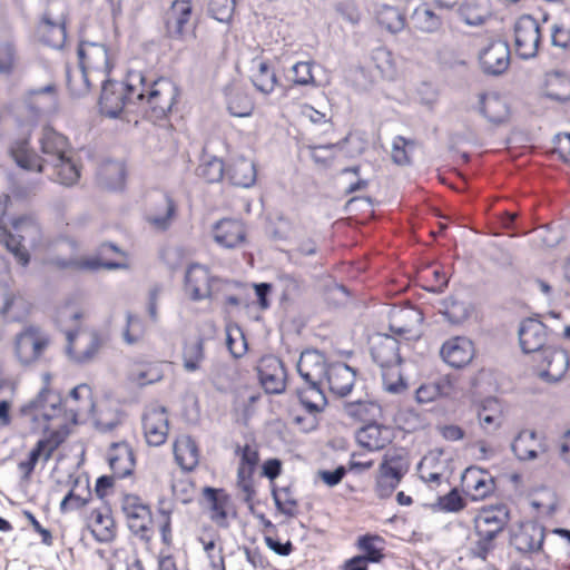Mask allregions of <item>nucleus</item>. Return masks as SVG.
<instances>
[{"label":"nucleus","mask_w":570,"mask_h":570,"mask_svg":"<svg viewBox=\"0 0 570 570\" xmlns=\"http://www.w3.org/2000/svg\"><path fill=\"white\" fill-rule=\"evenodd\" d=\"M296 370L304 381V385L296 389L299 403L309 414L321 413L327 405V399L322 389V383L330 371L325 354L315 348L304 350Z\"/></svg>","instance_id":"nucleus-1"},{"label":"nucleus","mask_w":570,"mask_h":570,"mask_svg":"<svg viewBox=\"0 0 570 570\" xmlns=\"http://www.w3.org/2000/svg\"><path fill=\"white\" fill-rule=\"evenodd\" d=\"M9 203V195L0 196V242L17 262L26 267L30 262L28 247H35L40 242V225L33 215L26 214L10 218L8 222L10 228H8L4 215Z\"/></svg>","instance_id":"nucleus-2"},{"label":"nucleus","mask_w":570,"mask_h":570,"mask_svg":"<svg viewBox=\"0 0 570 570\" xmlns=\"http://www.w3.org/2000/svg\"><path fill=\"white\" fill-rule=\"evenodd\" d=\"M42 157L29 146L27 138L16 140L10 147V155L17 166L28 171L42 173L53 161L68 155L69 142L66 136L47 126L39 138Z\"/></svg>","instance_id":"nucleus-3"},{"label":"nucleus","mask_w":570,"mask_h":570,"mask_svg":"<svg viewBox=\"0 0 570 570\" xmlns=\"http://www.w3.org/2000/svg\"><path fill=\"white\" fill-rule=\"evenodd\" d=\"M102 83L99 99L100 112L117 118L129 104L141 101L145 97V76L140 71H130L126 82L100 79Z\"/></svg>","instance_id":"nucleus-4"},{"label":"nucleus","mask_w":570,"mask_h":570,"mask_svg":"<svg viewBox=\"0 0 570 570\" xmlns=\"http://www.w3.org/2000/svg\"><path fill=\"white\" fill-rule=\"evenodd\" d=\"M509 522V512L505 509H489L480 513L474 520V532L478 540L474 542L472 556L487 560L489 553L495 548V539L505 529Z\"/></svg>","instance_id":"nucleus-5"},{"label":"nucleus","mask_w":570,"mask_h":570,"mask_svg":"<svg viewBox=\"0 0 570 570\" xmlns=\"http://www.w3.org/2000/svg\"><path fill=\"white\" fill-rule=\"evenodd\" d=\"M179 94V87L169 78L159 77L149 85L145 78V97L140 102H146L150 117L164 119L171 111Z\"/></svg>","instance_id":"nucleus-6"},{"label":"nucleus","mask_w":570,"mask_h":570,"mask_svg":"<svg viewBox=\"0 0 570 570\" xmlns=\"http://www.w3.org/2000/svg\"><path fill=\"white\" fill-rule=\"evenodd\" d=\"M196 24L193 0H173L165 13L166 37L185 41L189 36H195Z\"/></svg>","instance_id":"nucleus-7"},{"label":"nucleus","mask_w":570,"mask_h":570,"mask_svg":"<svg viewBox=\"0 0 570 570\" xmlns=\"http://www.w3.org/2000/svg\"><path fill=\"white\" fill-rule=\"evenodd\" d=\"M58 106L56 87L49 83L28 92L19 114L20 127H33L38 119L46 114L56 111Z\"/></svg>","instance_id":"nucleus-8"},{"label":"nucleus","mask_w":570,"mask_h":570,"mask_svg":"<svg viewBox=\"0 0 570 570\" xmlns=\"http://www.w3.org/2000/svg\"><path fill=\"white\" fill-rule=\"evenodd\" d=\"M540 26L531 16L520 17L514 24V46L517 55L524 60L537 56L540 43Z\"/></svg>","instance_id":"nucleus-9"},{"label":"nucleus","mask_w":570,"mask_h":570,"mask_svg":"<svg viewBox=\"0 0 570 570\" xmlns=\"http://www.w3.org/2000/svg\"><path fill=\"white\" fill-rule=\"evenodd\" d=\"M121 510L126 515L129 530L145 539L153 521L149 505L138 495L126 494L121 501Z\"/></svg>","instance_id":"nucleus-10"},{"label":"nucleus","mask_w":570,"mask_h":570,"mask_svg":"<svg viewBox=\"0 0 570 570\" xmlns=\"http://www.w3.org/2000/svg\"><path fill=\"white\" fill-rule=\"evenodd\" d=\"M48 344L49 338L41 335L38 327L29 326L16 337V355L21 364L29 365L41 356Z\"/></svg>","instance_id":"nucleus-11"},{"label":"nucleus","mask_w":570,"mask_h":570,"mask_svg":"<svg viewBox=\"0 0 570 570\" xmlns=\"http://www.w3.org/2000/svg\"><path fill=\"white\" fill-rule=\"evenodd\" d=\"M80 66L107 79L112 66L107 46L100 42L81 41L77 49Z\"/></svg>","instance_id":"nucleus-12"},{"label":"nucleus","mask_w":570,"mask_h":570,"mask_svg":"<svg viewBox=\"0 0 570 570\" xmlns=\"http://www.w3.org/2000/svg\"><path fill=\"white\" fill-rule=\"evenodd\" d=\"M286 367L276 356L263 357L258 367L259 382L268 394H281L286 387Z\"/></svg>","instance_id":"nucleus-13"},{"label":"nucleus","mask_w":570,"mask_h":570,"mask_svg":"<svg viewBox=\"0 0 570 570\" xmlns=\"http://www.w3.org/2000/svg\"><path fill=\"white\" fill-rule=\"evenodd\" d=\"M443 361L453 368H462L474 357V344L465 336H455L445 341L440 350Z\"/></svg>","instance_id":"nucleus-14"},{"label":"nucleus","mask_w":570,"mask_h":570,"mask_svg":"<svg viewBox=\"0 0 570 570\" xmlns=\"http://www.w3.org/2000/svg\"><path fill=\"white\" fill-rule=\"evenodd\" d=\"M371 356L383 370L399 366L402 362L399 340L389 334L377 335L371 346Z\"/></svg>","instance_id":"nucleus-15"},{"label":"nucleus","mask_w":570,"mask_h":570,"mask_svg":"<svg viewBox=\"0 0 570 570\" xmlns=\"http://www.w3.org/2000/svg\"><path fill=\"white\" fill-rule=\"evenodd\" d=\"M61 397L47 387L41 389L38 395L23 404L20 409L22 415L32 416V420L38 419L35 412H40L45 421H50L60 412Z\"/></svg>","instance_id":"nucleus-16"},{"label":"nucleus","mask_w":570,"mask_h":570,"mask_svg":"<svg viewBox=\"0 0 570 570\" xmlns=\"http://www.w3.org/2000/svg\"><path fill=\"white\" fill-rule=\"evenodd\" d=\"M520 346L525 354L535 352L544 353L547 343V327L538 320L527 318L519 328Z\"/></svg>","instance_id":"nucleus-17"},{"label":"nucleus","mask_w":570,"mask_h":570,"mask_svg":"<svg viewBox=\"0 0 570 570\" xmlns=\"http://www.w3.org/2000/svg\"><path fill=\"white\" fill-rule=\"evenodd\" d=\"M482 71L487 75L499 76L510 63V49L507 42L495 41L483 49L479 56Z\"/></svg>","instance_id":"nucleus-18"},{"label":"nucleus","mask_w":570,"mask_h":570,"mask_svg":"<svg viewBox=\"0 0 570 570\" xmlns=\"http://www.w3.org/2000/svg\"><path fill=\"white\" fill-rule=\"evenodd\" d=\"M142 430L149 445L159 446L168 435V419L165 407H154L142 415Z\"/></svg>","instance_id":"nucleus-19"},{"label":"nucleus","mask_w":570,"mask_h":570,"mask_svg":"<svg viewBox=\"0 0 570 570\" xmlns=\"http://www.w3.org/2000/svg\"><path fill=\"white\" fill-rule=\"evenodd\" d=\"M185 289L193 301H202L210 296V273L200 264H190L185 273Z\"/></svg>","instance_id":"nucleus-20"},{"label":"nucleus","mask_w":570,"mask_h":570,"mask_svg":"<svg viewBox=\"0 0 570 570\" xmlns=\"http://www.w3.org/2000/svg\"><path fill=\"white\" fill-rule=\"evenodd\" d=\"M355 439L360 446L374 452L384 449L392 442V433L390 428L375 421L360 428L355 433Z\"/></svg>","instance_id":"nucleus-21"},{"label":"nucleus","mask_w":570,"mask_h":570,"mask_svg":"<svg viewBox=\"0 0 570 570\" xmlns=\"http://www.w3.org/2000/svg\"><path fill=\"white\" fill-rule=\"evenodd\" d=\"M356 371L345 363L330 364V371L325 376L330 391L344 397L352 392L355 384Z\"/></svg>","instance_id":"nucleus-22"},{"label":"nucleus","mask_w":570,"mask_h":570,"mask_svg":"<svg viewBox=\"0 0 570 570\" xmlns=\"http://www.w3.org/2000/svg\"><path fill=\"white\" fill-rule=\"evenodd\" d=\"M215 242L225 248H234L245 242L246 232L238 219L223 218L214 225Z\"/></svg>","instance_id":"nucleus-23"},{"label":"nucleus","mask_w":570,"mask_h":570,"mask_svg":"<svg viewBox=\"0 0 570 570\" xmlns=\"http://www.w3.org/2000/svg\"><path fill=\"white\" fill-rule=\"evenodd\" d=\"M100 186L109 190H120L125 186L126 167L118 160L107 159L102 161L97 171Z\"/></svg>","instance_id":"nucleus-24"},{"label":"nucleus","mask_w":570,"mask_h":570,"mask_svg":"<svg viewBox=\"0 0 570 570\" xmlns=\"http://www.w3.org/2000/svg\"><path fill=\"white\" fill-rule=\"evenodd\" d=\"M547 362V368L540 376L548 382H558L567 373L569 367V355L564 350L548 347L542 354Z\"/></svg>","instance_id":"nucleus-25"},{"label":"nucleus","mask_w":570,"mask_h":570,"mask_svg":"<svg viewBox=\"0 0 570 570\" xmlns=\"http://www.w3.org/2000/svg\"><path fill=\"white\" fill-rule=\"evenodd\" d=\"M476 109L492 124H501L509 116V107L498 94H480Z\"/></svg>","instance_id":"nucleus-26"},{"label":"nucleus","mask_w":570,"mask_h":570,"mask_svg":"<svg viewBox=\"0 0 570 570\" xmlns=\"http://www.w3.org/2000/svg\"><path fill=\"white\" fill-rule=\"evenodd\" d=\"M203 495L210 509V519L219 527H227V505L229 502V495L224 489L212 487H205Z\"/></svg>","instance_id":"nucleus-27"},{"label":"nucleus","mask_w":570,"mask_h":570,"mask_svg":"<svg viewBox=\"0 0 570 570\" xmlns=\"http://www.w3.org/2000/svg\"><path fill=\"white\" fill-rule=\"evenodd\" d=\"M414 27L423 33H436L442 29L443 19L428 2H422L412 12Z\"/></svg>","instance_id":"nucleus-28"},{"label":"nucleus","mask_w":570,"mask_h":570,"mask_svg":"<svg viewBox=\"0 0 570 570\" xmlns=\"http://www.w3.org/2000/svg\"><path fill=\"white\" fill-rule=\"evenodd\" d=\"M174 454L179 466L185 471H193L199 462L197 442L189 435L183 436L174 445Z\"/></svg>","instance_id":"nucleus-29"},{"label":"nucleus","mask_w":570,"mask_h":570,"mask_svg":"<svg viewBox=\"0 0 570 570\" xmlns=\"http://www.w3.org/2000/svg\"><path fill=\"white\" fill-rule=\"evenodd\" d=\"M79 330H68L66 331L67 346L66 353L68 356L78 364H83L94 358V356L98 353L101 346V338L97 332H92L90 335V342L81 353H76L73 350V343L76 337L78 336Z\"/></svg>","instance_id":"nucleus-30"},{"label":"nucleus","mask_w":570,"mask_h":570,"mask_svg":"<svg viewBox=\"0 0 570 570\" xmlns=\"http://www.w3.org/2000/svg\"><path fill=\"white\" fill-rule=\"evenodd\" d=\"M226 173L230 184L244 188L252 187L257 177L254 163L244 157L236 159Z\"/></svg>","instance_id":"nucleus-31"},{"label":"nucleus","mask_w":570,"mask_h":570,"mask_svg":"<svg viewBox=\"0 0 570 570\" xmlns=\"http://www.w3.org/2000/svg\"><path fill=\"white\" fill-rule=\"evenodd\" d=\"M356 547L363 552L361 557L366 563H379L384 558L385 540L379 534L366 533L360 535Z\"/></svg>","instance_id":"nucleus-32"},{"label":"nucleus","mask_w":570,"mask_h":570,"mask_svg":"<svg viewBox=\"0 0 570 570\" xmlns=\"http://www.w3.org/2000/svg\"><path fill=\"white\" fill-rule=\"evenodd\" d=\"M544 529L537 524L524 527L514 538L515 548L523 553L538 552L542 549Z\"/></svg>","instance_id":"nucleus-33"},{"label":"nucleus","mask_w":570,"mask_h":570,"mask_svg":"<svg viewBox=\"0 0 570 570\" xmlns=\"http://www.w3.org/2000/svg\"><path fill=\"white\" fill-rule=\"evenodd\" d=\"M377 23L390 33H399L406 26L405 14L396 7L380 4L375 11Z\"/></svg>","instance_id":"nucleus-34"},{"label":"nucleus","mask_w":570,"mask_h":570,"mask_svg":"<svg viewBox=\"0 0 570 570\" xmlns=\"http://www.w3.org/2000/svg\"><path fill=\"white\" fill-rule=\"evenodd\" d=\"M407 471L409 461L402 449L393 452L389 451L384 454L380 464V472L382 474L390 476L391 479H395L396 482H401Z\"/></svg>","instance_id":"nucleus-35"},{"label":"nucleus","mask_w":570,"mask_h":570,"mask_svg":"<svg viewBox=\"0 0 570 570\" xmlns=\"http://www.w3.org/2000/svg\"><path fill=\"white\" fill-rule=\"evenodd\" d=\"M345 414L356 421L366 423L375 422L382 415L380 404L373 401H355L344 404Z\"/></svg>","instance_id":"nucleus-36"},{"label":"nucleus","mask_w":570,"mask_h":570,"mask_svg":"<svg viewBox=\"0 0 570 570\" xmlns=\"http://www.w3.org/2000/svg\"><path fill=\"white\" fill-rule=\"evenodd\" d=\"M253 65L256 67V70L250 77L254 87L259 92L269 95L273 92L277 83V77L274 69L263 59H254Z\"/></svg>","instance_id":"nucleus-37"},{"label":"nucleus","mask_w":570,"mask_h":570,"mask_svg":"<svg viewBox=\"0 0 570 570\" xmlns=\"http://www.w3.org/2000/svg\"><path fill=\"white\" fill-rule=\"evenodd\" d=\"M118 449L117 455L109 456V466L114 476L124 479L130 475L135 468V458L131 448L127 444H114Z\"/></svg>","instance_id":"nucleus-38"},{"label":"nucleus","mask_w":570,"mask_h":570,"mask_svg":"<svg viewBox=\"0 0 570 570\" xmlns=\"http://www.w3.org/2000/svg\"><path fill=\"white\" fill-rule=\"evenodd\" d=\"M546 96L552 100L564 102L570 99V78L560 71H550L546 75Z\"/></svg>","instance_id":"nucleus-39"},{"label":"nucleus","mask_w":570,"mask_h":570,"mask_svg":"<svg viewBox=\"0 0 570 570\" xmlns=\"http://www.w3.org/2000/svg\"><path fill=\"white\" fill-rule=\"evenodd\" d=\"M49 167L52 168V179L65 186L75 185L80 178V170L77 164L68 155L62 159L53 161Z\"/></svg>","instance_id":"nucleus-40"},{"label":"nucleus","mask_w":570,"mask_h":570,"mask_svg":"<svg viewBox=\"0 0 570 570\" xmlns=\"http://www.w3.org/2000/svg\"><path fill=\"white\" fill-rule=\"evenodd\" d=\"M196 175L208 184L219 183L225 175L224 161L216 156L204 154L196 168Z\"/></svg>","instance_id":"nucleus-41"},{"label":"nucleus","mask_w":570,"mask_h":570,"mask_svg":"<svg viewBox=\"0 0 570 570\" xmlns=\"http://www.w3.org/2000/svg\"><path fill=\"white\" fill-rule=\"evenodd\" d=\"M90 73L91 71L80 63L75 69L66 67L67 87L72 97H82L89 92Z\"/></svg>","instance_id":"nucleus-42"},{"label":"nucleus","mask_w":570,"mask_h":570,"mask_svg":"<svg viewBox=\"0 0 570 570\" xmlns=\"http://www.w3.org/2000/svg\"><path fill=\"white\" fill-rule=\"evenodd\" d=\"M204 338L198 337L194 342H186L183 347V366L188 373L200 370L205 360Z\"/></svg>","instance_id":"nucleus-43"},{"label":"nucleus","mask_w":570,"mask_h":570,"mask_svg":"<svg viewBox=\"0 0 570 570\" xmlns=\"http://www.w3.org/2000/svg\"><path fill=\"white\" fill-rule=\"evenodd\" d=\"M462 481L466 489L472 491L470 495L473 501L482 500L493 491V482L480 476L472 469H466Z\"/></svg>","instance_id":"nucleus-44"},{"label":"nucleus","mask_w":570,"mask_h":570,"mask_svg":"<svg viewBox=\"0 0 570 570\" xmlns=\"http://www.w3.org/2000/svg\"><path fill=\"white\" fill-rule=\"evenodd\" d=\"M91 518L94 520L95 529H92V534L99 542H109L116 535L115 530V521L110 515L109 511L106 513L100 510H95L91 513Z\"/></svg>","instance_id":"nucleus-45"},{"label":"nucleus","mask_w":570,"mask_h":570,"mask_svg":"<svg viewBox=\"0 0 570 570\" xmlns=\"http://www.w3.org/2000/svg\"><path fill=\"white\" fill-rule=\"evenodd\" d=\"M534 441L535 432L522 431L511 443V450L520 461L533 460L538 456V453L533 448Z\"/></svg>","instance_id":"nucleus-46"},{"label":"nucleus","mask_w":570,"mask_h":570,"mask_svg":"<svg viewBox=\"0 0 570 570\" xmlns=\"http://www.w3.org/2000/svg\"><path fill=\"white\" fill-rule=\"evenodd\" d=\"M442 314L453 325L463 323L470 315L469 304L459 301L454 296L444 298L442 301Z\"/></svg>","instance_id":"nucleus-47"},{"label":"nucleus","mask_w":570,"mask_h":570,"mask_svg":"<svg viewBox=\"0 0 570 570\" xmlns=\"http://www.w3.org/2000/svg\"><path fill=\"white\" fill-rule=\"evenodd\" d=\"M272 498L274 500L276 509L288 518L296 515L297 500L293 497V493L288 487L272 489Z\"/></svg>","instance_id":"nucleus-48"},{"label":"nucleus","mask_w":570,"mask_h":570,"mask_svg":"<svg viewBox=\"0 0 570 570\" xmlns=\"http://www.w3.org/2000/svg\"><path fill=\"white\" fill-rule=\"evenodd\" d=\"M161 204L163 212L148 216V222L157 229L166 230L170 226L171 219L176 214V204L168 195L163 196Z\"/></svg>","instance_id":"nucleus-49"},{"label":"nucleus","mask_w":570,"mask_h":570,"mask_svg":"<svg viewBox=\"0 0 570 570\" xmlns=\"http://www.w3.org/2000/svg\"><path fill=\"white\" fill-rule=\"evenodd\" d=\"M314 62L298 61L292 66L293 77L291 78L295 86H312L318 87L313 72Z\"/></svg>","instance_id":"nucleus-50"},{"label":"nucleus","mask_w":570,"mask_h":570,"mask_svg":"<svg viewBox=\"0 0 570 570\" xmlns=\"http://www.w3.org/2000/svg\"><path fill=\"white\" fill-rule=\"evenodd\" d=\"M235 454L240 456L237 471H244L245 474L254 475L259 462L258 451L249 444H245L244 446L237 445Z\"/></svg>","instance_id":"nucleus-51"},{"label":"nucleus","mask_w":570,"mask_h":570,"mask_svg":"<svg viewBox=\"0 0 570 570\" xmlns=\"http://www.w3.org/2000/svg\"><path fill=\"white\" fill-rule=\"evenodd\" d=\"M68 435V430L65 426L63 430L51 431L46 438L38 440L37 443H41L40 450L43 453V461L47 462L53 454V452L65 442Z\"/></svg>","instance_id":"nucleus-52"},{"label":"nucleus","mask_w":570,"mask_h":570,"mask_svg":"<svg viewBox=\"0 0 570 570\" xmlns=\"http://www.w3.org/2000/svg\"><path fill=\"white\" fill-rule=\"evenodd\" d=\"M235 0H210L208 14L219 22L228 23L235 11Z\"/></svg>","instance_id":"nucleus-53"},{"label":"nucleus","mask_w":570,"mask_h":570,"mask_svg":"<svg viewBox=\"0 0 570 570\" xmlns=\"http://www.w3.org/2000/svg\"><path fill=\"white\" fill-rule=\"evenodd\" d=\"M17 60V50L12 42L0 41V75L9 77L12 75Z\"/></svg>","instance_id":"nucleus-54"},{"label":"nucleus","mask_w":570,"mask_h":570,"mask_svg":"<svg viewBox=\"0 0 570 570\" xmlns=\"http://www.w3.org/2000/svg\"><path fill=\"white\" fill-rule=\"evenodd\" d=\"M438 505L444 512H459L465 508L466 503L459 490L453 488L449 493L439 498Z\"/></svg>","instance_id":"nucleus-55"},{"label":"nucleus","mask_w":570,"mask_h":570,"mask_svg":"<svg viewBox=\"0 0 570 570\" xmlns=\"http://www.w3.org/2000/svg\"><path fill=\"white\" fill-rule=\"evenodd\" d=\"M40 446L41 443H36L33 449L29 452L27 459L18 463V469L21 472L22 481L28 482L31 479L39 459L41 456L43 458V453L41 452Z\"/></svg>","instance_id":"nucleus-56"},{"label":"nucleus","mask_w":570,"mask_h":570,"mask_svg":"<svg viewBox=\"0 0 570 570\" xmlns=\"http://www.w3.org/2000/svg\"><path fill=\"white\" fill-rule=\"evenodd\" d=\"M239 549L244 552L246 561L253 567L254 570H266L271 563L264 556L262 550L256 547L243 546Z\"/></svg>","instance_id":"nucleus-57"},{"label":"nucleus","mask_w":570,"mask_h":570,"mask_svg":"<svg viewBox=\"0 0 570 570\" xmlns=\"http://www.w3.org/2000/svg\"><path fill=\"white\" fill-rule=\"evenodd\" d=\"M43 23L49 28V31L55 35V39L42 36L43 42L52 48H60L66 40V27L63 23L53 22L50 18L43 17Z\"/></svg>","instance_id":"nucleus-58"},{"label":"nucleus","mask_w":570,"mask_h":570,"mask_svg":"<svg viewBox=\"0 0 570 570\" xmlns=\"http://www.w3.org/2000/svg\"><path fill=\"white\" fill-rule=\"evenodd\" d=\"M82 266L90 271H99L101 268L114 271L127 268L128 265L126 263H120L114 259H105L98 253H96V256L83 261Z\"/></svg>","instance_id":"nucleus-59"},{"label":"nucleus","mask_w":570,"mask_h":570,"mask_svg":"<svg viewBox=\"0 0 570 570\" xmlns=\"http://www.w3.org/2000/svg\"><path fill=\"white\" fill-rule=\"evenodd\" d=\"M228 111L236 117H247L250 115L253 106L246 96H230L227 101Z\"/></svg>","instance_id":"nucleus-60"},{"label":"nucleus","mask_w":570,"mask_h":570,"mask_svg":"<svg viewBox=\"0 0 570 570\" xmlns=\"http://www.w3.org/2000/svg\"><path fill=\"white\" fill-rule=\"evenodd\" d=\"M86 491L87 497L83 498L80 494H76L73 490H70L60 502V511L65 513L67 511L78 510L85 507L91 497L89 485L86 487Z\"/></svg>","instance_id":"nucleus-61"},{"label":"nucleus","mask_w":570,"mask_h":570,"mask_svg":"<svg viewBox=\"0 0 570 570\" xmlns=\"http://www.w3.org/2000/svg\"><path fill=\"white\" fill-rule=\"evenodd\" d=\"M459 16L468 26L478 27L485 21V14L478 12L476 8L469 3L460 6Z\"/></svg>","instance_id":"nucleus-62"},{"label":"nucleus","mask_w":570,"mask_h":570,"mask_svg":"<svg viewBox=\"0 0 570 570\" xmlns=\"http://www.w3.org/2000/svg\"><path fill=\"white\" fill-rule=\"evenodd\" d=\"M347 470L344 465H338L334 470H320L318 478L330 488L336 487L345 478Z\"/></svg>","instance_id":"nucleus-63"},{"label":"nucleus","mask_w":570,"mask_h":570,"mask_svg":"<svg viewBox=\"0 0 570 570\" xmlns=\"http://www.w3.org/2000/svg\"><path fill=\"white\" fill-rule=\"evenodd\" d=\"M551 42L556 47L568 48L570 45V28L562 24H554L552 27Z\"/></svg>","instance_id":"nucleus-64"}]
</instances>
